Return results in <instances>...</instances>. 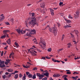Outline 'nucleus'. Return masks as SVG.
I'll list each match as a JSON object with an SVG mask.
<instances>
[{"label": "nucleus", "mask_w": 80, "mask_h": 80, "mask_svg": "<svg viewBox=\"0 0 80 80\" xmlns=\"http://www.w3.org/2000/svg\"><path fill=\"white\" fill-rule=\"evenodd\" d=\"M71 35L72 38H73V39H74L75 37H74V35H73L72 33H71Z\"/></svg>", "instance_id": "nucleus-36"}, {"label": "nucleus", "mask_w": 80, "mask_h": 80, "mask_svg": "<svg viewBox=\"0 0 80 80\" xmlns=\"http://www.w3.org/2000/svg\"><path fill=\"white\" fill-rule=\"evenodd\" d=\"M65 20L68 23H70L72 22V21L69 20H67V19H65Z\"/></svg>", "instance_id": "nucleus-17"}, {"label": "nucleus", "mask_w": 80, "mask_h": 80, "mask_svg": "<svg viewBox=\"0 0 80 80\" xmlns=\"http://www.w3.org/2000/svg\"><path fill=\"white\" fill-rule=\"evenodd\" d=\"M10 55H14V53L13 52H12L10 54Z\"/></svg>", "instance_id": "nucleus-55"}, {"label": "nucleus", "mask_w": 80, "mask_h": 80, "mask_svg": "<svg viewBox=\"0 0 80 80\" xmlns=\"http://www.w3.org/2000/svg\"><path fill=\"white\" fill-rule=\"evenodd\" d=\"M46 59H50V58H50L48 57V56H47V57L46 56Z\"/></svg>", "instance_id": "nucleus-47"}, {"label": "nucleus", "mask_w": 80, "mask_h": 80, "mask_svg": "<svg viewBox=\"0 0 80 80\" xmlns=\"http://www.w3.org/2000/svg\"><path fill=\"white\" fill-rule=\"evenodd\" d=\"M35 50V49L34 48H31L29 49V50L28 51V52H30V50Z\"/></svg>", "instance_id": "nucleus-28"}, {"label": "nucleus", "mask_w": 80, "mask_h": 80, "mask_svg": "<svg viewBox=\"0 0 80 80\" xmlns=\"http://www.w3.org/2000/svg\"><path fill=\"white\" fill-rule=\"evenodd\" d=\"M26 31V32H29V31H30V29H26V30H25Z\"/></svg>", "instance_id": "nucleus-32"}, {"label": "nucleus", "mask_w": 80, "mask_h": 80, "mask_svg": "<svg viewBox=\"0 0 80 80\" xmlns=\"http://www.w3.org/2000/svg\"><path fill=\"white\" fill-rule=\"evenodd\" d=\"M18 74H16L14 76V78L15 79H17V78H18Z\"/></svg>", "instance_id": "nucleus-19"}, {"label": "nucleus", "mask_w": 80, "mask_h": 80, "mask_svg": "<svg viewBox=\"0 0 80 80\" xmlns=\"http://www.w3.org/2000/svg\"><path fill=\"white\" fill-rule=\"evenodd\" d=\"M42 59H43V60H45V57H42Z\"/></svg>", "instance_id": "nucleus-62"}, {"label": "nucleus", "mask_w": 80, "mask_h": 80, "mask_svg": "<svg viewBox=\"0 0 80 80\" xmlns=\"http://www.w3.org/2000/svg\"><path fill=\"white\" fill-rule=\"evenodd\" d=\"M21 32L22 34H24L25 33H26L25 31H23L22 30L21 31Z\"/></svg>", "instance_id": "nucleus-23"}, {"label": "nucleus", "mask_w": 80, "mask_h": 80, "mask_svg": "<svg viewBox=\"0 0 80 80\" xmlns=\"http://www.w3.org/2000/svg\"><path fill=\"white\" fill-rule=\"evenodd\" d=\"M5 19V16H0V20L1 21H2Z\"/></svg>", "instance_id": "nucleus-10"}, {"label": "nucleus", "mask_w": 80, "mask_h": 80, "mask_svg": "<svg viewBox=\"0 0 80 80\" xmlns=\"http://www.w3.org/2000/svg\"><path fill=\"white\" fill-rule=\"evenodd\" d=\"M30 53H31L32 56H37V54L34 52H32V51H30Z\"/></svg>", "instance_id": "nucleus-12"}, {"label": "nucleus", "mask_w": 80, "mask_h": 80, "mask_svg": "<svg viewBox=\"0 0 80 80\" xmlns=\"http://www.w3.org/2000/svg\"><path fill=\"white\" fill-rule=\"evenodd\" d=\"M14 72L15 73H18V72L17 71H15Z\"/></svg>", "instance_id": "nucleus-58"}, {"label": "nucleus", "mask_w": 80, "mask_h": 80, "mask_svg": "<svg viewBox=\"0 0 80 80\" xmlns=\"http://www.w3.org/2000/svg\"><path fill=\"white\" fill-rule=\"evenodd\" d=\"M68 77V76L66 75H64L62 77Z\"/></svg>", "instance_id": "nucleus-61"}, {"label": "nucleus", "mask_w": 80, "mask_h": 80, "mask_svg": "<svg viewBox=\"0 0 80 80\" xmlns=\"http://www.w3.org/2000/svg\"><path fill=\"white\" fill-rule=\"evenodd\" d=\"M67 74H71V72H67Z\"/></svg>", "instance_id": "nucleus-56"}, {"label": "nucleus", "mask_w": 80, "mask_h": 80, "mask_svg": "<svg viewBox=\"0 0 80 80\" xmlns=\"http://www.w3.org/2000/svg\"><path fill=\"white\" fill-rule=\"evenodd\" d=\"M63 3L62 2H60L59 3V5H60V6H61V5H62V4H63Z\"/></svg>", "instance_id": "nucleus-46"}, {"label": "nucleus", "mask_w": 80, "mask_h": 80, "mask_svg": "<svg viewBox=\"0 0 80 80\" xmlns=\"http://www.w3.org/2000/svg\"><path fill=\"white\" fill-rule=\"evenodd\" d=\"M16 31H17V32H18V33H20V32H21V31H20V29H17L16 30Z\"/></svg>", "instance_id": "nucleus-26"}, {"label": "nucleus", "mask_w": 80, "mask_h": 80, "mask_svg": "<svg viewBox=\"0 0 80 80\" xmlns=\"http://www.w3.org/2000/svg\"><path fill=\"white\" fill-rule=\"evenodd\" d=\"M12 76V74H10L8 75V77H11Z\"/></svg>", "instance_id": "nucleus-64"}, {"label": "nucleus", "mask_w": 80, "mask_h": 80, "mask_svg": "<svg viewBox=\"0 0 80 80\" xmlns=\"http://www.w3.org/2000/svg\"><path fill=\"white\" fill-rule=\"evenodd\" d=\"M2 77L3 78V79H5V78H6V75H3L2 76Z\"/></svg>", "instance_id": "nucleus-35"}, {"label": "nucleus", "mask_w": 80, "mask_h": 80, "mask_svg": "<svg viewBox=\"0 0 80 80\" xmlns=\"http://www.w3.org/2000/svg\"><path fill=\"white\" fill-rule=\"evenodd\" d=\"M50 11L51 14L52 16H53V15H54V12H54V11L52 9H50Z\"/></svg>", "instance_id": "nucleus-8"}, {"label": "nucleus", "mask_w": 80, "mask_h": 80, "mask_svg": "<svg viewBox=\"0 0 80 80\" xmlns=\"http://www.w3.org/2000/svg\"><path fill=\"white\" fill-rule=\"evenodd\" d=\"M48 52H50L52 51V48H48Z\"/></svg>", "instance_id": "nucleus-38"}, {"label": "nucleus", "mask_w": 80, "mask_h": 80, "mask_svg": "<svg viewBox=\"0 0 80 80\" xmlns=\"http://www.w3.org/2000/svg\"><path fill=\"white\" fill-rule=\"evenodd\" d=\"M73 32L74 33H75L76 34H77L78 33V31L77 30H74L73 31Z\"/></svg>", "instance_id": "nucleus-20"}, {"label": "nucleus", "mask_w": 80, "mask_h": 80, "mask_svg": "<svg viewBox=\"0 0 80 80\" xmlns=\"http://www.w3.org/2000/svg\"><path fill=\"white\" fill-rule=\"evenodd\" d=\"M14 44L18 48V46H19V45H18V44L17 42H15L14 43Z\"/></svg>", "instance_id": "nucleus-22"}, {"label": "nucleus", "mask_w": 80, "mask_h": 80, "mask_svg": "<svg viewBox=\"0 0 80 80\" xmlns=\"http://www.w3.org/2000/svg\"><path fill=\"white\" fill-rule=\"evenodd\" d=\"M57 24L58 27L60 26V24L59 22L57 23Z\"/></svg>", "instance_id": "nucleus-41"}, {"label": "nucleus", "mask_w": 80, "mask_h": 80, "mask_svg": "<svg viewBox=\"0 0 80 80\" xmlns=\"http://www.w3.org/2000/svg\"><path fill=\"white\" fill-rule=\"evenodd\" d=\"M30 52H35V53H37V52L35 51L34 50H32Z\"/></svg>", "instance_id": "nucleus-42"}, {"label": "nucleus", "mask_w": 80, "mask_h": 80, "mask_svg": "<svg viewBox=\"0 0 80 80\" xmlns=\"http://www.w3.org/2000/svg\"><path fill=\"white\" fill-rule=\"evenodd\" d=\"M19 76L20 78H21L23 77V75L21 73H20L19 75Z\"/></svg>", "instance_id": "nucleus-34"}, {"label": "nucleus", "mask_w": 80, "mask_h": 80, "mask_svg": "<svg viewBox=\"0 0 80 80\" xmlns=\"http://www.w3.org/2000/svg\"><path fill=\"white\" fill-rule=\"evenodd\" d=\"M7 42L8 43V45H10L11 44V40H10V39L9 38L7 41Z\"/></svg>", "instance_id": "nucleus-11"}, {"label": "nucleus", "mask_w": 80, "mask_h": 80, "mask_svg": "<svg viewBox=\"0 0 80 80\" xmlns=\"http://www.w3.org/2000/svg\"><path fill=\"white\" fill-rule=\"evenodd\" d=\"M79 12L78 11H77L75 12V14H74V15L75 18H78V17H79Z\"/></svg>", "instance_id": "nucleus-6"}, {"label": "nucleus", "mask_w": 80, "mask_h": 80, "mask_svg": "<svg viewBox=\"0 0 80 80\" xmlns=\"http://www.w3.org/2000/svg\"><path fill=\"white\" fill-rule=\"evenodd\" d=\"M64 38H65V35L63 34L62 35L61 40H63L64 39Z\"/></svg>", "instance_id": "nucleus-25"}, {"label": "nucleus", "mask_w": 80, "mask_h": 80, "mask_svg": "<svg viewBox=\"0 0 80 80\" xmlns=\"http://www.w3.org/2000/svg\"><path fill=\"white\" fill-rule=\"evenodd\" d=\"M5 37H6L7 38H8L9 37L8 35L7 34H5Z\"/></svg>", "instance_id": "nucleus-45"}, {"label": "nucleus", "mask_w": 80, "mask_h": 80, "mask_svg": "<svg viewBox=\"0 0 80 80\" xmlns=\"http://www.w3.org/2000/svg\"><path fill=\"white\" fill-rule=\"evenodd\" d=\"M32 78H33V79H35V78H36V74H35L33 75Z\"/></svg>", "instance_id": "nucleus-29"}, {"label": "nucleus", "mask_w": 80, "mask_h": 80, "mask_svg": "<svg viewBox=\"0 0 80 80\" xmlns=\"http://www.w3.org/2000/svg\"><path fill=\"white\" fill-rule=\"evenodd\" d=\"M41 7H42L43 8H45V4L43 2H42L41 3Z\"/></svg>", "instance_id": "nucleus-13"}, {"label": "nucleus", "mask_w": 80, "mask_h": 80, "mask_svg": "<svg viewBox=\"0 0 80 80\" xmlns=\"http://www.w3.org/2000/svg\"><path fill=\"white\" fill-rule=\"evenodd\" d=\"M29 25L34 27L35 25L37 24V19L35 18H33L29 22Z\"/></svg>", "instance_id": "nucleus-1"}, {"label": "nucleus", "mask_w": 80, "mask_h": 80, "mask_svg": "<svg viewBox=\"0 0 80 80\" xmlns=\"http://www.w3.org/2000/svg\"><path fill=\"white\" fill-rule=\"evenodd\" d=\"M40 70L41 72H46L47 71L46 70L43 71V70L42 68L40 69Z\"/></svg>", "instance_id": "nucleus-40"}, {"label": "nucleus", "mask_w": 80, "mask_h": 80, "mask_svg": "<svg viewBox=\"0 0 80 80\" xmlns=\"http://www.w3.org/2000/svg\"><path fill=\"white\" fill-rule=\"evenodd\" d=\"M5 38V34H4V35H3L1 37V38L2 39Z\"/></svg>", "instance_id": "nucleus-30"}, {"label": "nucleus", "mask_w": 80, "mask_h": 80, "mask_svg": "<svg viewBox=\"0 0 80 80\" xmlns=\"http://www.w3.org/2000/svg\"><path fill=\"white\" fill-rule=\"evenodd\" d=\"M37 68H34L33 69H32L33 70H37Z\"/></svg>", "instance_id": "nucleus-43"}, {"label": "nucleus", "mask_w": 80, "mask_h": 80, "mask_svg": "<svg viewBox=\"0 0 80 80\" xmlns=\"http://www.w3.org/2000/svg\"><path fill=\"white\" fill-rule=\"evenodd\" d=\"M77 59H79L78 57V56L77 57V58H74V60H77Z\"/></svg>", "instance_id": "nucleus-52"}, {"label": "nucleus", "mask_w": 80, "mask_h": 80, "mask_svg": "<svg viewBox=\"0 0 80 80\" xmlns=\"http://www.w3.org/2000/svg\"><path fill=\"white\" fill-rule=\"evenodd\" d=\"M49 30L50 32H52V29L50 27L49 28Z\"/></svg>", "instance_id": "nucleus-37"}, {"label": "nucleus", "mask_w": 80, "mask_h": 80, "mask_svg": "<svg viewBox=\"0 0 80 80\" xmlns=\"http://www.w3.org/2000/svg\"><path fill=\"white\" fill-rule=\"evenodd\" d=\"M68 45V48H70V47L72 46V44H71V42H69V43L67 44Z\"/></svg>", "instance_id": "nucleus-14"}, {"label": "nucleus", "mask_w": 80, "mask_h": 80, "mask_svg": "<svg viewBox=\"0 0 80 80\" xmlns=\"http://www.w3.org/2000/svg\"><path fill=\"white\" fill-rule=\"evenodd\" d=\"M53 76L54 77H60V75L58 74H54Z\"/></svg>", "instance_id": "nucleus-16"}, {"label": "nucleus", "mask_w": 80, "mask_h": 80, "mask_svg": "<svg viewBox=\"0 0 80 80\" xmlns=\"http://www.w3.org/2000/svg\"><path fill=\"white\" fill-rule=\"evenodd\" d=\"M22 66L24 68H26V66H25V65H22Z\"/></svg>", "instance_id": "nucleus-63"}, {"label": "nucleus", "mask_w": 80, "mask_h": 80, "mask_svg": "<svg viewBox=\"0 0 80 80\" xmlns=\"http://www.w3.org/2000/svg\"><path fill=\"white\" fill-rule=\"evenodd\" d=\"M52 29L53 33H54L55 36H56L57 35V28L54 27L52 28Z\"/></svg>", "instance_id": "nucleus-3"}, {"label": "nucleus", "mask_w": 80, "mask_h": 80, "mask_svg": "<svg viewBox=\"0 0 80 80\" xmlns=\"http://www.w3.org/2000/svg\"><path fill=\"white\" fill-rule=\"evenodd\" d=\"M30 33H31V32L29 33L27 32L26 34V35L27 36H28V37H29V36H31V35H32V34H30Z\"/></svg>", "instance_id": "nucleus-27"}, {"label": "nucleus", "mask_w": 80, "mask_h": 80, "mask_svg": "<svg viewBox=\"0 0 80 80\" xmlns=\"http://www.w3.org/2000/svg\"><path fill=\"white\" fill-rule=\"evenodd\" d=\"M64 80H68V79H67V78L66 77H64Z\"/></svg>", "instance_id": "nucleus-59"}, {"label": "nucleus", "mask_w": 80, "mask_h": 80, "mask_svg": "<svg viewBox=\"0 0 80 80\" xmlns=\"http://www.w3.org/2000/svg\"><path fill=\"white\" fill-rule=\"evenodd\" d=\"M72 42H74V44H76V45L77 43V41H75V40H74V39H72Z\"/></svg>", "instance_id": "nucleus-24"}, {"label": "nucleus", "mask_w": 80, "mask_h": 80, "mask_svg": "<svg viewBox=\"0 0 80 80\" xmlns=\"http://www.w3.org/2000/svg\"><path fill=\"white\" fill-rule=\"evenodd\" d=\"M3 51H2V53H1V56H3Z\"/></svg>", "instance_id": "nucleus-49"}, {"label": "nucleus", "mask_w": 80, "mask_h": 80, "mask_svg": "<svg viewBox=\"0 0 80 80\" xmlns=\"http://www.w3.org/2000/svg\"><path fill=\"white\" fill-rule=\"evenodd\" d=\"M22 80H26V74H24V76L22 78Z\"/></svg>", "instance_id": "nucleus-18"}, {"label": "nucleus", "mask_w": 80, "mask_h": 80, "mask_svg": "<svg viewBox=\"0 0 80 80\" xmlns=\"http://www.w3.org/2000/svg\"><path fill=\"white\" fill-rule=\"evenodd\" d=\"M6 25H10V23H9V22H6Z\"/></svg>", "instance_id": "nucleus-50"}, {"label": "nucleus", "mask_w": 80, "mask_h": 80, "mask_svg": "<svg viewBox=\"0 0 80 80\" xmlns=\"http://www.w3.org/2000/svg\"><path fill=\"white\" fill-rule=\"evenodd\" d=\"M8 72H12L13 71V70L11 69H8Z\"/></svg>", "instance_id": "nucleus-31"}, {"label": "nucleus", "mask_w": 80, "mask_h": 80, "mask_svg": "<svg viewBox=\"0 0 80 80\" xmlns=\"http://www.w3.org/2000/svg\"><path fill=\"white\" fill-rule=\"evenodd\" d=\"M52 60L53 62H57V60H55L54 59L52 58Z\"/></svg>", "instance_id": "nucleus-39"}, {"label": "nucleus", "mask_w": 80, "mask_h": 80, "mask_svg": "<svg viewBox=\"0 0 80 80\" xmlns=\"http://www.w3.org/2000/svg\"><path fill=\"white\" fill-rule=\"evenodd\" d=\"M30 32L31 33L29 34V35H30L36 34V31L34 29L32 30Z\"/></svg>", "instance_id": "nucleus-7"}, {"label": "nucleus", "mask_w": 80, "mask_h": 80, "mask_svg": "<svg viewBox=\"0 0 80 80\" xmlns=\"http://www.w3.org/2000/svg\"><path fill=\"white\" fill-rule=\"evenodd\" d=\"M75 73H76V74H78L79 73V72H74L73 73V74H75Z\"/></svg>", "instance_id": "nucleus-48"}, {"label": "nucleus", "mask_w": 80, "mask_h": 80, "mask_svg": "<svg viewBox=\"0 0 80 80\" xmlns=\"http://www.w3.org/2000/svg\"><path fill=\"white\" fill-rule=\"evenodd\" d=\"M10 32V31L8 30H5L3 31V33H4L5 35V34H7V32Z\"/></svg>", "instance_id": "nucleus-15"}, {"label": "nucleus", "mask_w": 80, "mask_h": 80, "mask_svg": "<svg viewBox=\"0 0 80 80\" xmlns=\"http://www.w3.org/2000/svg\"><path fill=\"white\" fill-rule=\"evenodd\" d=\"M49 75V73L48 72H46L44 73H42V75H43V77H44V76H46V77H48V75Z\"/></svg>", "instance_id": "nucleus-9"}, {"label": "nucleus", "mask_w": 80, "mask_h": 80, "mask_svg": "<svg viewBox=\"0 0 80 80\" xmlns=\"http://www.w3.org/2000/svg\"><path fill=\"white\" fill-rule=\"evenodd\" d=\"M64 27L65 28H68L67 25L66 26H65Z\"/></svg>", "instance_id": "nucleus-57"}, {"label": "nucleus", "mask_w": 80, "mask_h": 80, "mask_svg": "<svg viewBox=\"0 0 80 80\" xmlns=\"http://www.w3.org/2000/svg\"><path fill=\"white\" fill-rule=\"evenodd\" d=\"M32 17H34L35 15H34V13H32Z\"/></svg>", "instance_id": "nucleus-51"}, {"label": "nucleus", "mask_w": 80, "mask_h": 80, "mask_svg": "<svg viewBox=\"0 0 80 80\" xmlns=\"http://www.w3.org/2000/svg\"><path fill=\"white\" fill-rule=\"evenodd\" d=\"M28 78H31L32 77V75L30 73H29L28 75Z\"/></svg>", "instance_id": "nucleus-33"}, {"label": "nucleus", "mask_w": 80, "mask_h": 80, "mask_svg": "<svg viewBox=\"0 0 80 80\" xmlns=\"http://www.w3.org/2000/svg\"><path fill=\"white\" fill-rule=\"evenodd\" d=\"M68 18H73L71 16L70 14H69L68 16Z\"/></svg>", "instance_id": "nucleus-44"}, {"label": "nucleus", "mask_w": 80, "mask_h": 80, "mask_svg": "<svg viewBox=\"0 0 80 80\" xmlns=\"http://www.w3.org/2000/svg\"><path fill=\"white\" fill-rule=\"evenodd\" d=\"M5 67V64H4V61H1L0 59V68H3Z\"/></svg>", "instance_id": "nucleus-5"}, {"label": "nucleus", "mask_w": 80, "mask_h": 80, "mask_svg": "<svg viewBox=\"0 0 80 80\" xmlns=\"http://www.w3.org/2000/svg\"><path fill=\"white\" fill-rule=\"evenodd\" d=\"M26 75H28L29 74V72H26Z\"/></svg>", "instance_id": "nucleus-53"}, {"label": "nucleus", "mask_w": 80, "mask_h": 80, "mask_svg": "<svg viewBox=\"0 0 80 80\" xmlns=\"http://www.w3.org/2000/svg\"><path fill=\"white\" fill-rule=\"evenodd\" d=\"M6 62H10V60H9V59H8V60L7 59L6 60Z\"/></svg>", "instance_id": "nucleus-54"}, {"label": "nucleus", "mask_w": 80, "mask_h": 80, "mask_svg": "<svg viewBox=\"0 0 80 80\" xmlns=\"http://www.w3.org/2000/svg\"><path fill=\"white\" fill-rule=\"evenodd\" d=\"M36 76L38 77V78L39 80H41L44 77L43 75V73H42L41 74L40 73H36Z\"/></svg>", "instance_id": "nucleus-4"}, {"label": "nucleus", "mask_w": 80, "mask_h": 80, "mask_svg": "<svg viewBox=\"0 0 80 80\" xmlns=\"http://www.w3.org/2000/svg\"><path fill=\"white\" fill-rule=\"evenodd\" d=\"M40 43L42 44L40 45V46L41 48H42L44 49L45 47V45L46 43H45V41H44V40H43V39H42V38H40Z\"/></svg>", "instance_id": "nucleus-2"}, {"label": "nucleus", "mask_w": 80, "mask_h": 80, "mask_svg": "<svg viewBox=\"0 0 80 80\" xmlns=\"http://www.w3.org/2000/svg\"><path fill=\"white\" fill-rule=\"evenodd\" d=\"M9 21L10 22V21L12 22V23H13L14 22V21L13 20V18H12L10 19H9Z\"/></svg>", "instance_id": "nucleus-21"}, {"label": "nucleus", "mask_w": 80, "mask_h": 80, "mask_svg": "<svg viewBox=\"0 0 80 80\" xmlns=\"http://www.w3.org/2000/svg\"><path fill=\"white\" fill-rule=\"evenodd\" d=\"M5 75H8V74H9V73L6 72L5 73Z\"/></svg>", "instance_id": "nucleus-60"}]
</instances>
